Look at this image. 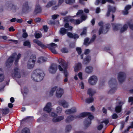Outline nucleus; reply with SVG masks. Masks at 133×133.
<instances>
[{"label":"nucleus","mask_w":133,"mask_h":133,"mask_svg":"<svg viewBox=\"0 0 133 133\" xmlns=\"http://www.w3.org/2000/svg\"><path fill=\"white\" fill-rule=\"evenodd\" d=\"M34 43L37 44L38 45L40 46L42 48L45 49L46 48H48L53 53L56 54L57 52L55 49V48L57 47V44L53 43H52L50 44H48L47 46L45 45L41 41L37 39H34L33 40Z\"/></svg>","instance_id":"nucleus-1"},{"label":"nucleus","mask_w":133,"mask_h":133,"mask_svg":"<svg viewBox=\"0 0 133 133\" xmlns=\"http://www.w3.org/2000/svg\"><path fill=\"white\" fill-rule=\"evenodd\" d=\"M88 116L86 118L84 121V123L85 127H88L91 124V120L94 118V116L91 114V113L88 112H84L80 114L78 117H85Z\"/></svg>","instance_id":"nucleus-2"},{"label":"nucleus","mask_w":133,"mask_h":133,"mask_svg":"<svg viewBox=\"0 0 133 133\" xmlns=\"http://www.w3.org/2000/svg\"><path fill=\"white\" fill-rule=\"evenodd\" d=\"M69 29H66L64 28H60L59 33V34L62 35L63 36L67 33V36L70 38H74V39H78L79 38V36L77 34H73L70 32H68Z\"/></svg>","instance_id":"nucleus-3"},{"label":"nucleus","mask_w":133,"mask_h":133,"mask_svg":"<svg viewBox=\"0 0 133 133\" xmlns=\"http://www.w3.org/2000/svg\"><path fill=\"white\" fill-rule=\"evenodd\" d=\"M38 70H34L31 75L32 79L36 82H39L42 81L43 78L44 74L43 73L38 72Z\"/></svg>","instance_id":"nucleus-4"},{"label":"nucleus","mask_w":133,"mask_h":133,"mask_svg":"<svg viewBox=\"0 0 133 133\" xmlns=\"http://www.w3.org/2000/svg\"><path fill=\"white\" fill-rule=\"evenodd\" d=\"M117 82L116 78H111L109 81V85L110 88L114 86L109 91L108 94H112L114 93L117 89L116 85Z\"/></svg>","instance_id":"nucleus-5"},{"label":"nucleus","mask_w":133,"mask_h":133,"mask_svg":"<svg viewBox=\"0 0 133 133\" xmlns=\"http://www.w3.org/2000/svg\"><path fill=\"white\" fill-rule=\"evenodd\" d=\"M5 6L8 10L12 11L15 12L18 9L17 6L12 2L11 1L6 2L5 4Z\"/></svg>","instance_id":"nucleus-6"},{"label":"nucleus","mask_w":133,"mask_h":133,"mask_svg":"<svg viewBox=\"0 0 133 133\" xmlns=\"http://www.w3.org/2000/svg\"><path fill=\"white\" fill-rule=\"evenodd\" d=\"M17 54L16 53H14L12 54L11 57H10L8 59L6 62V66L8 68L10 67L12 65L14 58L16 56Z\"/></svg>","instance_id":"nucleus-7"},{"label":"nucleus","mask_w":133,"mask_h":133,"mask_svg":"<svg viewBox=\"0 0 133 133\" xmlns=\"http://www.w3.org/2000/svg\"><path fill=\"white\" fill-rule=\"evenodd\" d=\"M126 77L125 74L123 72H120L118 73V79L119 82L122 83L124 81Z\"/></svg>","instance_id":"nucleus-8"},{"label":"nucleus","mask_w":133,"mask_h":133,"mask_svg":"<svg viewBox=\"0 0 133 133\" xmlns=\"http://www.w3.org/2000/svg\"><path fill=\"white\" fill-rule=\"evenodd\" d=\"M116 8L115 7L109 5L108 6V10L106 15L107 17H109L110 15V12H112L113 13H115L116 11Z\"/></svg>","instance_id":"nucleus-9"},{"label":"nucleus","mask_w":133,"mask_h":133,"mask_svg":"<svg viewBox=\"0 0 133 133\" xmlns=\"http://www.w3.org/2000/svg\"><path fill=\"white\" fill-rule=\"evenodd\" d=\"M57 68V65L54 63L51 64L49 69V71L50 73L52 74H54L56 72Z\"/></svg>","instance_id":"nucleus-10"},{"label":"nucleus","mask_w":133,"mask_h":133,"mask_svg":"<svg viewBox=\"0 0 133 133\" xmlns=\"http://www.w3.org/2000/svg\"><path fill=\"white\" fill-rule=\"evenodd\" d=\"M97 81V77L94 75L90 77L89 79L88 82L91 85L95 84Z\"/></svg>","instance_id":"nucleus-11"},{"label":"nucleus","mask_w":133,"mask_h":133,"mask_svg":"<svg viewBox=\"0 0 133 133\" xmlns=\"http://www.w3.org/2000/svg\"><path fill=\"white\" fill-rule=\"evenodd\" d=\"M79 115L76 116L75 115H70L68 116L65 120V122L67 123H68L69 122L73 121L74 119H75L77 118H80V117H78Z\"/></svg>","instance_id":"nucleus-12"},{"label":"nucleus","mask_w":133,"mask_h":133,"mask_svg":"<svg viewBox=\"0 0 133 133\" xmlns=\"http://www.w3.org/2000/svg\"><path fill=\"white\" fill-rule=\"evenodd\" d=\"M51 106V103L48 102L47 103L43 108V111H46L48 113H49L52 110Z\"/></svg>","instance_id":"nucleus-13"},{"label":"nucleus","mask_w":133,"mask_h":133,"mask_svg":"<svg viewBox=\"0 0 133 133\" xmlns=\"http://www.w3.org/2000/svg\"><path fill=\"white\" fill-rule=\"evenodd\" d=\"M118 105L116 106L115 108V111L117 113L120 112L122 111V107L123 103L121 101H120L118 103Z\"/></svg>","instance_id":"nucleus-14"},{"label":"nucleus","mask_w":133,"mask_h":133,"mask_svg":"<svg viewBox=\"0 0 133 133\" xmlns=\"http://www.w3.org/2000/svg\"><path fill=\"white\" fill-rule=\"evenodd\" d=\"M23 33L22 34H20L21 35H22V36L19 37L18 35L17 37L18 38V39L20 42L24 41L23 45L25 46V29H23Z\"/></svg>","instance_id":"nucleus-15"},{"label":"nucleus","mask_w":133,"mask_h":133,"mask_svg":"<svg viewBox=\"0 0 133 133\" xmlns=\"http://www.w3.org/2000/svg\"><path fill=\"white\" fill-rule=\"evenodd\" d=\"M35 62V60L34 59L30 60L28 62L27 67L28 69H31L34 67Z\"/></svg>","instance_id":"nucleus-16"},{"label":"nucleus","mask_w":133,"mask_h":133,"mask_svg":"<svg viewBox=\"0 0 133 133\" xmlns=\"http://www.w3.org/2000/svg\"><path fill=\"white\" fill-rule=\"evenodd\" d=\"M18 69L16 68L14 69V74L12 75V77L14 78H20L21 77L20 74L18 71Z\"/></svg>","instance_id":"nucleus-17"},{"label":"nucleus","mask_w":133,"mask_h":133,"mask_svg":"<svg viewBox=\"0 0 133 133\" xmlns=\"http://www.w3.org/2000/svg\"><path fill=\"white\" fill-rule=\"evenodd\" d=\"M111 25L113 27V30L115 31L118 30L122 26V25L120 24L112 23Z\"/></svg>","instance_id":"nucleus-18"},{"label":"nucleus","mask_w":133,"mask_h":133,"mask_svg":"<svg viewBox=\"0 0 133 133\" xmlns=\"http://www.w3.org/2000/svg\"><path fill=\"white\" fill-rule=\"evenodd\" d=\"M63 90L61 88H59L56 92V95L58 97H61L63 93Z\"/></svg>","instance_id":"nucleus-19"},{"label":"nucleus","mask_w":133,"mask_h":133,"mask_svg":"<svg viewBox=\"0 0 133 133\" xmlns=\"http://www.w3.org/2000/svg\"><path fill=\"white\" fill-rule=\"evenodd\" d=\"M91 60V57L89 55H88L86 56L83 59V63L84 64L87 65L88 64Z\"/></svg>","instance_id":"nucleus-20"},{"label":"nucleus","mask_w":133,"mask_h":133,"mask_svg":"<svg viewBox=\"0 0 133 133\" xmlns=\"http://www.w3.org/2000/svg\"><path fill=\"white\" fill-rule=\"evenodd\" d=\"M42 9L39 5H36L34 11V14L36 15L40 13L42 11Z\"/></svg>","instance_id":"nucleus-21"},{"label":"nucleus","mask_w":133,"mask_h":133,"mask_svg":"<svg viewBox=\"0 0 133 133\" xmlns=\"http://www.w3.org/2000/svg\"><path fill=\"white\" fill-rule=\"evenodd\" d=\"M64 118L63 116H61L53 118L52 121L54 122H56L63 120Z\"/></svg>","instance_id":"nucleus-22"},{"label":"nucleus","mask_w":133,"mask_h":133,"mask_svg":"<svg viewBox=\"0 0 133 133\" xmlns=\"http://www.w3.org/2000/svg\"><path fill=\"white\" fill-rule=\"evenodd\" d=\"M131 8V6L130 5H127L125 8V10L122 12L123 14L124 15H127L128 13V10Z\"/></svg>","instance_id":"nucleus-23"},{"label":"nucleus","mask_w":133,"mask_h":133,"mask_svg":"<svg viewBox=\"0 0 133 133\" xmlns=\"http://www.w3.org/2000/svg\"><path fill=\"white\" fill-rule=\"evenodd\" d=\"M76 111V109L75 108H72L66 110L65 113L66 114H69L74 113Z\"/></svg>","instance_id":"nucleus-24"},{"label":"nucleus","mask_w":133,"mask_h":133,"mask_svg":"<svg viewBox=\"0 0 133 133\" xmlns=\"http://www.w3.org/2000/svg\"><path fill=\"white\" fill-rule=\"evenodd\" d=\"M93 67L91 66H88L86 67L85 69V71L86 73L88 74H90L93 71Z\"/></svg>","instance_id":"nucleus-25"},{"label":"nucleus","mask_w":133,"mask_h":133,"mask_svg":"<svg viewBox=\"0 0 133 133\" xmlns=\"http://www.w3.org/2000/svg\"><path fill=\"white\" fill-rule=\"evenodd\" d=\"M59 103L64 108H66L68 107V103L65 101H59Z\"/></svg>","instance_id":"nucleus-26"},{"label":"nucleus","mask_w":133,"mask_h":133,"mask_svg":"<svg viewBox=\"0 0 133 133\" xmlns=\"http://www.w3.org/2000/svg\"><path fill=\"white\" fill-rule=\"evenodd\" d=\"M82 68V65L80 63H78L76 64L74 68V71L75 72H77L78 70L81 69Z\"/></svg>","instance_id":"nucleus-27"},{"label":"nucleus","mask_w":133,"mask_h":133,"mask_svg":"<svg viewBox=\"0 0 133 133\" xmlns=\"http://www.w3.org/2000/svg\"><path fill=\"white\" fill-rule=\"evenodd\" d=\"M96 93V91L93 90L91 88L88 89L87 93L89 95L92 97L94 94Z\"/></svg>","instance_id":"nucleus-28"},{"label":"nucleus","mask_w":133,"mask_h":133,"mask_svg":"<svg viewBox=\"0 0 133 133\" xmlns=\"http://www.w3.org/2000/svg\"><path fill=\"white\" fill-rule=\"evenodd\" d=\"M47 59L44 57L41 56L38 59L37 62L39 63H43L45 62Z\"/></svg>","instance_id":"nucleus-29"},{"label":"nucleus","mask_w":133,"mask_h":133,"mask_svg":"<svg viewBox=\"0 0 133 133\" xmlns=\"http://www.w3.org/2000/svg\"><path fill=\"white\" fill-rule=\"evenodd\" d=\"M1 111H2V115L3 116L4 115H6L9 112V110L8 108L6 109H1Z\"/></svg>","instance_id":"nucleus-30"},{"label":"nucleus","mask_w":133,"mask_h":133,"mask_svg":"<svg viewBox=\"0 0 133 133\" xmlns=\"http://www.w3.org/2000/svg\"><path fill=\"white\" fill-rule=\"evenodd\" d=\"M128 28L127 25L125 24H124L123 26L121 28L120 30V32L121 33H122L126 31Z\"/></svg>","instance_id":"nucleus-31"},{"label":"nucleus","mask_w":133,"mask_h":133,"mask_svg":"<svg viewBox=\"0 0 133 133\" xmlns=\"http://www.w3.org/2000/svg\"><path fill=\"white\" fill-rule=\"evenodd\" d=\"M57 88V87L56 86H55L53 88H52L51 89V91L49 92V95L50 96H51L53 95L54 92L56 90Z\"/></svg>","instance_id":"nucleus-32"},{"label":"nucleus","mask_w":133,"mask_h":133,"mask_svg":"<svg viewBox=\"0 0 133 133\" xmlns=\"http://www.w3.org/2000/svg\"><path fill=\"white\" fill-rule=\"evenodd\" d=\"M4 79V76L3 74L2 70L0 68V82H2Z\"/></svg>","instance_id":"nucleus-33"},{"label":"nucleus","mask_w":133,"mask_h":133,"mask_svg":"<svg viewBox=\"0 0 133 133\" xmlns=\"http://www.w3.org/2000/svg\"><path fill=\"white\" fill-rule=\"evenodd\" d=\"M60 64H61L63 68H64V69H67V65L66 63L63 61H61L59 62Z\"/></svg>","instance_id":"nucleus-34"},{"label":"nucleus","mask_w":133,"mask_h":133,"mask_svg":"<svg viewBox=\"0 0 133 133\" xmlns=\"http://www.w3.org/2000/svg\"><path fill=\"white\" fill-rule=\"evenodd\" d=\"M54 4L55 3L54 1H50L45 6V7L47 8H49L54 5Z\"/></svg>","instance_id":"nucleus-35"},{"label":"nucleus","mask_w":133,"mask_h":133,"mask_svg":"<svg viewBox=\"0 0 133 133\" xmlns=\"http://www.w3.org/2000/svg\"><path fill=\"white\" fill-rule=\"evenodd\" d=\"M71 21L72 22H74L75 24H79L82 22V21H80L78 19L75 20L73 19L71 20Z\"/></svg>","instance_id":"nucleus-36"},{"label":"nucleus","mask_w":133,"mask_h":133,"mask_svg":"<svg viewBox=\"0 0 133 133\" xmlns=\"http://www.w3.org/2000/svg\"><path fill=\"white\" fill-rule=\"evenodd\" d=\"M94 100L93 98L91 97L87 98L85 100V102L86 103H89L92 102Z\"/></svg>","instance_id":"nucleus-37"},{"label":"nucleus","mask_w":133,"mask_h":133,"mask_svg":"<svg viewBox=\"0 0 133 133\" xmlns=\"http://www.w3.org/2000/svg\"><path fill=\"white\" fill-rule=\"evenodd\" d=\"M72 128V127L70 125H67L65 128V132H68L70 131Z\"/></svg>","instance_id":"nucleus-38"},{"label":"nucleus","mask_w":133,"mask_h":133,"mask_svg":"<svg viewBox=\"0 0 133 133\" xmlns=\"http://www.w3.org/2000/svg\"><path fill=\"white\" fill-rule=\"evenodd\" d=\"M34 120L33 117L28 116L25 117V122L26 121L31 122Z\"/></svg>","instance_id":"nucleus-39"},{"label":"nucleus","mask_w":133,"mask_h":133,"mask_svg":"<svg viewBox=\"0 0 133 133\" xmlns=\"http://www.w3.org/2000/svg\"><path fill=\"white\" fill-rule=\"evenodd\" d=\"M75 0H65V2L68 4H71L75 2Z\"/></svg>","instance_id":"nucleus-40"},{"label":"nucleus","mask_w":133,"mask_h":133,"mask_svg":"<svg viewBox=\"0 0 133 133\" xmlns=\"http://www.w3.org/2000/svg\"><path fill=\"white\" fill-rule=\"evenodd\" d=\"M87 33V29L86 27L84 28L83 30L82 31L80 35L82 36L83 35H86Z\"/></svg>","instance_id":"nucleus-41"},{"label":"nucleus","mask_w":133,"mask_h":133,"mask_svg":"<svg viewBox=\"0 0 133 133\" xmlns=\"http://www.w3.org/2000/svg\"><path fill=\"white\" fill-rule=\"evenodd\" d=\"M96 36L95 34H94L92 36L91 38L90 39L89 43L93 42L95 40Z\"/></svg>","instance_id":"nucleus-42"},{"label":"nucleus","mask_w":133,"mask_h":133,"mask_svg":"<svg viewBox=\"0 0 133 133\" xmlns=\"http://www.w3.org/2000/svg\"><path fill=\"white\" fill-rule=\"evenodd\" d=\"M25 12L29 10H30L31 8H30L28 5V2H25Z\"/></svg>","instance_id":"nucleus-43"},{"label":"nucleus","mask_w":133,"mask_h":133,"mask_svg":"<svg viewBox=\"0 0 133 133\" xmlns=\"http://www.w3.org/2000/svg\"><path fill=\"white\" fill-rule=\"evenodd\" d=\"M35 37L36 38H39L41 37L42 36L41 34L39 33L35 32L34 34Z\"/></svg>","instance_id":"nucleus-44"},{"label":"nucleus","mask_w":133,"mask_h":133,"mask_svg":"<svg viewBox=\"0 0 133 133\" xmlns=\"http://www.w3.org/2000/svg\"><path fill=\"white\" fill-rule=\"evenodd\" d=\"M26 46L28 48H31V43L29 40L25 41V46Z\"/></svg>","instance_id":"nucleus-45"},{"label":"nucleus","mask_w":133,"mask_h":133,"mask_svg":"<svg viewBox=\"0 0 133 133\" xmlns=\"http://www.w3.org/2000/svg\"><path fill=\"white\" fill-rule=\"evenodd\" d=\"M61 51L62 53H67L68 52V49L65 48H63L61 50Z\"/></svg>","instance_id":"nucleus-46"},{"label":"nucleus","mask_w":133,"mask_h":133,"mask_svg":"<svg viewBox=\"0 0 133 133\" xmlns=\"http://www.w3.org/2000/svg\"><path fill=\"white\" fill-rule=\"evenodd\" d=\"M89 39L88 38H87L84 39V43L85 45H89L90 43H89Z\"/></svg>","instance_id":"nucleus-47"},{"label":"nucleus","mask_w":133,"mask_h":133,"mask_svg":"<svg viewBox=\"0 0 133 133\" xmlns=\"http://www.w3.org/2000/svg\"><path fill=\"white\" fill-rule=\"evenodd\" d=\"M76 50L79 55H80L81 54L82 51L80 48L77 47L76 48Z\"/></svg>","instance_id":"nucleus-48"},{"label":"nucleus","mask_w":133,"mask_h":133,"mask_svg":"<svg viewBox=\"0 0 133 133\" xmlns=\"http://www.w3.org/2000/svg\"><path fill=\"white\" fill-rule=\"evenodd\" d=\"M63 73L65 77H68V74L67 71V69H64L63 70Z\"/></svg>","instance_id":"nucleus-49"},{"label":"nucleus","mask_w":133,"mask_h":133,"mask_svg":"<svg viewBox=\"0 0 133 133\" xmlns=\"http://www.w3.org/2000/svg\"><path fill=\"white\" fill-rule=\"evenodd\" d=\"M103 28H102V27H100L99 31V35H100L102 33H103V34H104V33L105 32V30L104 31H103Z\"/></svg>","instance_id":"nucleus-50"},{"label":"nucleus","mask_w":133,"mask_h":133,"mask_svg":"<svg viewBox=\"0 0 133 133\" xmlns=\"http://www.w3.org/2000/svg\"><path fill=\"white\" fill-rule=\"evenodd\" d=\"M110 25L109 24H106L105 29L106 30H107L104 33V34H106L110 28Z\"/></svg>","instance_id":"nucleus-51"},{"label":"nucleus","mask_w":133,"mask_h":133,"mask_svg":"<svg viewBox=\"0 0 133 133\" xmlns=\"http://www.w3.org/2000/svg\"><path fill=\"white\" fill-rule=\"evenodd\" d=\"M125 124V122L124 121H122L121 122V125L120 127V129L121 130H122L124 128Z\"/></svg>","instance_id":"nucleus-52"},{"label":"nucleus","mask_w":133,"mask_h":133,"mask_svg":"<svg viewBox=\"0 0 133 133\" xmlns=\"http://www.w3.org/2000/svg\"><path fill=\"white\" fill-rule=\"evenodd\" d=\"M128 102L129 103H131L132 105L133 103V97H129L128 98Z\"/></svg>","instance_id":"nucleus-53"},{"label":"nucleus","mask_w":133,"mask_h":133,"mask_svg":"<svg viewBox=\"0 0 133 133\" xmlns=\"http://www.w3.org/2000/svg\"><path fill=\"white\" fill-rule=\"evenodd\" d=\"M36 56L35 55L32 54L30 57V59L29 61L32 60L33 59H34L36 60Z\"/></svg>","instance_id":"nucleus-54"},{"label":"nucleus","mask_w":133,"mask_h":133,"mask_svg":"<svg viewBox=\"0 0 133 133\" xmlns=\"http://www.w3.org/2000/svg\"><path fill=\"white\" fill-rule=\"evenodd\" d=\"M103 124H101L97 126V128L98 130H101L103 127Z\"/></svg>","instance_id":"nucleus-55"},{"label":"nucleus","mask_w":133,"mask_h":133,"mask_svg":"<svg viewBox=\"0 0 133 133\" xmlns=\"http://www.w3.org/2000/svg\"><path fill=\"white\" fill-rule=\"evenodd\" d=\"M75 44L73 43H71L69 45V47L70 48H74L75 47Z\"/></svg>","instance_id":"nucleus-56"},{"label":"nucleus","mask_w":133,"mask_h":133,"mask_svg":"<svg viewBox=\"0 0 133 133\" xmlns=\"http://www.w3.org/2000/svg\"><path fill=\"white\" fill-rule=\"evenodd\" d=\"M51 116L54 118H55L57 116V115L55 113L53 112H52L51 114Z\"/></svg>","instance_id":"nucleus-57"},{"label":"nucleus","mask_w":133,"mask_h":133,"mask_svg":"<svg viewBox=\"0 0 133 133\" xmlns=\"http://www.w3.org/2000/svg\"><path fill=\"white\" fill-rule=\"evenodd\" d=\"M81 19L82 22L83 21L85 20L87 18V16L84 15H82L81 17Z\"/></svg>","instance_id":"nucleus-58"},{"label":"nucleus","mask_w":133,"mask_h":133,"mask_svg":"<svg viewBox=\"0 0 133 133\" xmlns=\"http://www.w3.org/2000/svg\"><path fill=\"white\" fill-rule=\"evenodd\" d=\"M43 29L45 32H47L48 30V28L46 25L43 26Z\"/></svg>","instance_id":"nucleus-59"},{"label":"nucleus","mask_w":133,"mask_h":133,"mask_svg":"<svg viewBox=\"0 0 133 133\" xmlns=\"http://www.w3.org/2000/svg\"><path fill=\"white\" fill-rule=\"evenodd\" d=\"M62 111V109L59 107H58L57 108L56 112L57 113H61Z\"/></svg>","instance_id":"nucleus-60"},{"label":"nucleus","mask_w":133,"mask_h":133,"mask_svg":"<svg viewBox=\"0 0 133 133\" xmlns=\"http://www.w3.org/2000/svg\"><path fill=\"white\" fill-rule=\"evenodd\" d=\"M41 20V18L39 17L35 19V22L37 23H39L40 22Z\"/></svg>","instance_id":"nucleus-61"},{"label":"nucleus","mask_w":133,"mask_h":133,"mask_svg":"<svg viewBox=\"0 0 133 133\" xmlns=\"http://www.w3.org/2000/svg\"><path fill=\"white\" fill-rule=\"evenodd\" d=\"M83 13V10H79L76 14V15L77 16L79 15H81Z\"/></svg>","instance_id":"nucleus-62"},{"label":"nucleus","mask_w":133,"mask_h":133,"mask_svg":"<svg viewBox=\"0 0 133 133\" xmlns=\"http://www.w3.org/2000/svg\"><path fill=\"white\" fill-rule=\"evenodd\" d=\"M118 116L117 114L116 113L112 115V118L113 119H116L117 118Z\"/></svg>","instance_id":"nucleus-63"},{"label":"nucleus","mask_w":133,"mask_h":133,"mask_svg":"<svg viewBox=\"0 0 133 133\" xmlns=\"http://www.w3.org/2000/svg\"><path fill=\"white\" fill-rule=\"evenodd\" d=\"M59 16V15H54L52 16V18L55 19L57 18L58 16Z\"/></svg>","instance_id":"nucleus-64"}]
</instances>
